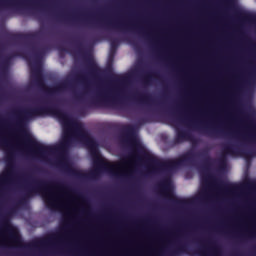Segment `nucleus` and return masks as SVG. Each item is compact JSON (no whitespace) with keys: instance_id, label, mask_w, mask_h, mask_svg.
<instances>
[{"instance_id":"28","label":"nucleus","mask_w":256,"mask_h":256,"mask_svg":"<svg viewBox=\"0 0 256 256\" xmlns=\"http://www.w3.org/2000/svg\"><path fill=\"white\" fill-rule=\"evenodd\" d=\"M210 245H211V251H213V253H219V248L215 246V242H210Z\"/></svg>"},{"instance_id":"41","label":"nucleus","mask_w":256,"mask_h":256,"mask_svg":"<svg viewBox=\"0 0 256 256\" xmlns=\"http://www.w3.org/2000/svg\"><path fill=\"white\" fill-rule=\"evenodd\" d=\"M247 165H251V161H248V162H247Z\"/></svg>"},{"instance_id":"35","label":"nucleus","mask_w":256,"mask_h":256,"mask_svg":"<svg viewBox=\"0 0 256 256\" xmlns=\"http://www.w3.org/2000/svg\"><path fill=\"white\" fill-rule=\"evenodd\" d=\"M84 23H87L88 25H93V22L91 21V19H85Z\"/></svg>"},{"instance_id":"17","label":"nucleus","mask_w":256,"mask_h":256,"mask_svg":"<svg viewBox=\"0 0 256 256\" xmlns=\"http://www.w3.org/2000/svg\"><path fill=\"white\" fill-rule=\"evenodd\" d=\"M37 37H39V32L19 35V38L24 39V41H33L34 39H37Z\"/></svg>"},{"instance_id":"29","label":"nucleus","mask_w":256,"mask_h":256,"mask_svg":"<svg viewBox=\"0 0 256 256\" xmlns=\"http://www.w3.org/2000/svg\"><path fill=\"white\" fill-rule=\"evenodd\" d=\"M224 151H226V153H233V145H226Z\"/></svg>"},{"instance_id":"45","label":"nucleus","mask_w":256,"mask_h":256,"mask_svg":"<svg viewBox=\"0 0 256 256\" xmlns=\"http://www.w3.org/2000/svg\"><path fill=\"white\" fill-rule=\"evenodd\" d=\"M56 252H51L52 255H55Z\"/></svg>"},{"instance_id":"15","label":"nucleus","mask_w":256,"mask_h":256,"mask_svg":"<svg viewBox=\"0 0 256 256\" xmlns=\"http://www.w3.org/2000/svg\"><path fill=\"white\" fill-rule=\"evenodd\" d=\"M185 244L178 243L177 246L170 251V256H177L180 253H185Z\"/></svg>"},{"instance_id":"20","label":"nucleus","mask_w":256,"mask_h":256,"mask_svg":"<svg viewBox=\"0 0 256 256\" xmlns=\"http://www.w3.org/2000/svg\"><path fill=\"white\" fill-rule=\"evenodd\" d=\"M106 25L110 29H128L127 25L121 24L119 22H108Z\"/></svg>"},{"instance_id":"3","label":"nucleus","mask_w":256,"mask_h":256,"mask_svg":"<svg viewBox=\"0 0 256 256\" xmlns=\"http://www.w3.org/2000/svg\"><path fill=\"white\" fill-rule=\"evenodd\" d=\"M13 113L15 116V125L18 129H23V127L27 125V121H31V119H35V117H42V115H54L62 125H69V123H71L69 114L53 104L24 109L17 108Z\"/></svg>"},{"instance_id":"5","label":"nucleus","mask_w":256,"mask_h":256,"mask_svg":"<svg viewBox=\"0 0 256 256\" xmlns=\"http://www.w3.org/2000/svg\"><path fill=\"white\" fill-rule=\"evenodd\" d=\"M30 51L32 53V61L29 62V65L31 67V73L35 79L37 87L45 89L48 95H55V93H61L71 87V82L69 80L61 81L53 87H47L45 85V78H43V72H41V59H43V55H45L46 49L43 47H37L32 44L30 46Z\"/></svg>"},{"instance_id":"38","label":"nucleus","mask_w":256,"mask_h":256,"mask_svg":"<svg viewBox=\"0 0 256 256\" xmlns=\"http://www.w3.org/2000/svg\"><path fill=\"white\" fill-rule=\"evenodd\" d=\"M44 163H73V162H44Z\"/></svg>"},{"instance_id":"24","label":"nucleus","mask_w":256,"mask_h":256,"mask_svg":"<svg viewBox=\"0 0 256 256\" xmlns=\"http://www.w3.org/2000/svg\"><path fill=\"white\" fill-rule=\"evenodd\" d=\"M110 46H111V53H115V51H117V47L119 46V41L113 40Z\"/></svg>"},{"instance_id":"6","label":"nucleus","mask_w":256,"mask_h":256,"mask_svg":"<svg viewBox=\"0 0 256 256\" xmlns=\"http://www.w3.org/2000/svg\"><path fill=\"white\" fill-rule=\"evenodd\" d=\"M25 177H27V179H32V184L27 188L25 196L18 199L17 202L10 208L8 215L17 213V209H20V207L26 205L27 199H29V197H33L35 193H49L48 199L46 200V205L47 207H50V209H55L57 204H55L53 196H51V187H56L57 189H65V186L59 182H49L45 180L33 179L31 174H25Z\"/></svg>"},{"instance_id":"9","label":"nucleus","mask_w":256,"mask_h":256,"mask_svg":"<svg viewBox=\"0 0 256 256\" xmlns=\"http://www.w3.org/2000/svg\"><path fill=\"white\" fill-rule=\"evenodd\" d=\"M120 92L119 89L102 90L98 93L95 103H109Z\"/></svg>"},{"instance_id":"27","label":"nucleus","mask_w":256,"mask_h":256,"mask_svg":"<svg viewBox=\"0 0 256 256\" xmlns=\"http://www.w3.org/2000/svg\"><path fill=\"white\" fill-rule=\"evenodd\" d=\"M138 123H139V125H145V123H149V118H147V117L140 118L138 120Z\"/></svg>"},{"instance_id":"37","label":"nucleus","mask_w":256,"mask_h":256,"mask_svg":"<svg viewBox=\"0 0 256 256\" xmlns=\"http://www.w3.org/2000/svg\"><path fill=\"white\" fill-rule=\"evenodd\" d=\"M60 21H69V18H67V17H61V18H60Z\"/></svg>"},{"instance_id":"26","label":"nucleus","mask_w":256,"mask_h":256,"mask_svg":"<svg viewBox=\"0 0 256 256\" xmlns=\"http://www.w3.org/2000/svg\"><path fill=\"white\" fill-rule=\"evenodd\" d=\"M224 189L228 193H231V191H233L235 189V185H233V184H224Z\"/></svg>"},{"instance_id":"47","label":"nucleus","mask_w":256,"mask_h":256,"mask_svg":"<svg viewBox=\"0 0 256 256\" xmlns=\"http://www.w3.org/2000/svg\"><path fill=\"white\" fill-rule=\"evenodd\" d=\"M72 256H77V255H75V254H72Z\"/></svg>"},{"instance_id":"12","label":"nucleus","mask_w":256,"mask_h":256,"mask_svg":"<svg viewBox=\"0 0 256 256\" xmlns=\"http://www.w3.org/2000/svg\"><path fill=\"white\" fill-rule=\"evenodd\" d=\"M190 139L191 134H189V132L176 128L175 143H183V141H189Z\"/></svg>"},{"instance_id":"16","label":"nucleus","mask_w":256,"mask_h":256,"mask_svg":"<svg viewBox=\"0 0 256 256\" xmlns=\"http://www.w3.org/2000/svg\"><path fill=\"white\" fill-rule=\"evenodd\" d=\"M13 57H17V54H11V55H9V56H6V57L2 60V62H1V64H0V69H1L2 71H5V69H6L7 67H9V63H11V59H12Z\"/></svg>"},{"instance_id":"19","label":"nucleus","mask_w":256,"mask_h":256,"mask_svg":"<svg viewBox=\"0 0 256 256\" xmlns=\"http://www.w3.org/2000/svg\"><path fill=\"white\" fill-rule=\"evenodd\" d=\"M108 171L113 177H131V173L119 172L115 168H109Z\"/></svg>"},{"instance_id":"39","label":"nucleus","mask_w":256,"mask_h":256,"mask_svg":"<svg viewBox=\"0 0 256 256\" xmlns=\"http://www.w3.org/2000/svg\"><path fill=\"white\" fill-rule=\"evenodd\" d=\"M2 161H13V159L5 158V159H2Z\"/></svg>"},{"instance_id":"33","label":"nucleus","mask_w":256,"mask_h":256,"mask_svg":"<svg viewBox=\"0 0 256 256\" xmlns=\"http://www.w3.org/2000/svg\"><path fill=\"white\" fill-rule=\"evenodd\" d=\"M241 17L243 19H251V15H249V14H241Z\"/></svg>"},{"instance_id":"36","label":"nucleus","mask_w":256,"mask_h":256,"mask_svg":"<svg viewBox=\"0 0 256 256\" xmlns=\"http://www.w3.org/2000/svg\"><path fill=\"white\" fill-rule=\"evenodd\" d=\"M151 77H159V75H157V74L148 75L147 79H151Z\"/></svg>"},{"instance_id":"22","label":"nucleus","mask_w":256,"mask_h":256,"mask_svg":"<svg viewBox=\"0 0 256 256\" xmlns=\"http://www.w3.org/2000/svg\"><path fill=\"white\" fill-rule=\"evenodd\" d=\"M17 0H2L0 1V9H3L4 7H11V5H15Z\"/></svg>"},{"instance_id":"21","label":"nucleus","mask_w":256,"mask_h":256,"mask_svg":"<svg viewBox=\"0 0 256 256\" xmlns=\"http://www.w3.org/2000/svg\"><path fill=\"white\" fill-rule=\"evenodd\" d=\"M11 177H13V174L11 172H7L0 176V185H5V183H9L11 181Z\"/></svg>"},{"instance_id":"14","label":"nucleus","mask_w":256,"mask_h":256,"mask_svg":"<svg viewBox=\"0 0 256 256\" xmlns=\"http://www.w3.org/2000/svg\"><path fill=\"white\" fill-rule=\"evenodd\" d=\"M207 163L209 162H204V164L199 168L201 179H208L209 177V165Z\"/></svg>"},{"instance_id":"30","label":"nucleus","mask_w":256,"mask_h":256,"mask_svg":"<svg viewBox=\"0 0 256 256\" xmlns=\"http://www.w3.org/2000/svg\"><path fill=\"white\" fill-rule=\"evenodd\" d=\"M144 39H147L148 41H153V38L151 37V33L143 32Z\"/></svg>"},{"instance_id":"34","label":"nucleus","mask_w":256,"mask_h":256,"mask_svg":"<svg viewBox=\"0 0 256 256\" xmlns=\"http://www.w3.org/2000/svg\"><path fill=\"white\" fill-rule=\"evenodd\" d=\"M198 252H199L201 255H203V253H205V247H200V248L198 249Z\"/></svg>"},{"instance_id":"2","label":"nucleus","mask_w":256,"mask_h":256,"mask_svg":"<svg viewBox=\"0 0 256 256\" xmlns=\"http://www.w3.org/2000/svg\"><path fill=\"white\" fill-rule=\"evenodd\" d=\"M122 141L126 144V150L124 158L119 161H193L189 153L177 159H160L137 140V128L131 124L122 127Z\"/></svg>"},{"instance_id":"44","label":"nucleus","mask_w":256,"mask_h":256,"mask_svg":"<svg viewBox=\"0 0 256 256\" xmlns=\"http://www.w3.org/2000/svg\"><path fill=\"white\" fill-rule=\"evenodd\" d=\"M93 163H105V162H93Z\"/></svg>"},{"instance_id":"8","label":"nucleus","mask_w":256,"mask_h":256,"mask_svg":"<svg viewBox=\"0 0 256 256\" xmlns=\"http://www.w3.org/2000/svg\"><path fill=\"white\" fill-rule=\"evenodd\" d=\"M74 127L73 137H76L81 145L87 149L92 161H107V159L101 158V155L99 154V144L97 143V140H95L89 132L84 130L80 123H76Z\"/></svg>"},{"instance_id":"40","label":"nucleus","mask_w":256,"mask_h":256,"mask_svg":"<svg viewBox=\"0 0 256 256\" xmlns=\"http://www.w3.org/2000/svg\"><path fill=\"white\" fill-rule=\"evenodd\" d=\"M8 165H11L12 163H17V162H13V161H8L6 162Z\"/></svg>"},{"instance_id":"42","label":"nucleus","mask_w":256,"mask_h":256,"mask_svg":"<svg viewBox=\"0 0 256 256\" xmlns=\"http://www.w3.org/2000/svg\"><path fill=\"white\" fill-rule=\"evenodd\" d=\"M249 237H253V233H250V234H249Z\"/></svg>"},{"instance_id":"4","label":"nucleus","mask_w":256,"mask_h":256,"mask_svg":"<svg viewBox=\"0 0 256 256\" xmlns=\"http://www.w3.org/2000/svg\"><path fill=\"white\" fill-rule=\"evenodd\" d=\"M122 163H143V162H122ZM150 163L148 168V175H157L159 173H164V179L162 180L160 187L162 192L165 193L170 200L175 203V205L183 206L187 205V200L178 199L173 195V191L171 190V173H175L179 171V168L185 161H172V162H144Z\"/></svg>"},{"instance_id":"10","label":"nucleus","mask_w":256,"mask_h":256,"mask_svg":"<svg viewBox=\"0 0 256 256\" xmlns=\"http://www.w3.org/2000/svg\"><path fill=\"white\" fill-rule=\"evenodd\" d=\"M71 175L77 177L78 179H83L85 177H89L90 179H97L99 177V168L92 170L90 173L85 174L77 169H70Z\"/></svg>"},{"instance_id":"13","label":"nucleus","mask_w":256,"mask_h":256,"mask_svg":"<svg viewBox=\"0 0 256 256\" xmlns=\"http://www.w3.org/2000/svg\"><path fill=\"white\" fill-rule=\"evenodd\" d=\"M203 131H205V133H208V135H210L211 137H222L224 135H227L225 131L219 129L203 128Z\"/></svg>"},{"instance_id":"23","label":"nucleus","mask_w":256,"mask_h":256,"mask_svg":"<svg viewBox=\"0 0 256 256\" xmlns=\"http://www.w3.org/2000/svg\"><path fill=\"white\" fill-rule=\"evenodd\" d=\"M0 146L4 147V149H11V145L6 139H0Z\"/></svg>"},{"instance_id":"31","label":"nucleus","mask_w":256,"mask_h":256,"mask_svg":"<svg viewBox=\"0 0 256 256\" xmlns=\"http://www.w3.org/2000/svg\"><path fill=\"white\" fill-rule=\"evenodd\" d=\"M76 43H77V45H78V51H79V53L83 54V43H82V42H79V41H77Z\"/></svg>"},{"instance_id":"18","label":"nucleus","mask_w":256,"mask_h":256,"mask_svg":"<svg viewBox=\"0 0 256 256\" xmlns=\"http://www.w3.org/2000/svg\"><path fill=\"white\" fill-rule=\"evenodd\" d=\"M138 101L141 103H155V100L149 94H138Z\"/></svg>"},{"instance_id":"32","label":"nucleus","mask_w":256,"mask_h":256,"mask_svg":"<svg viewBox=\"0 0 256 256\" xmlns=\"http://www.w3.org/2000/svg\"><path fill=\"white\" fill-rule=\"evenodd\" d=\"M204 161H227V159L225 158H221V159H211V158H207Z\"/></svg>"},{"instance_id":"1","label":"nucleus","mask_w":256,"mask_h":256,"mask_svg":"<svg viewBox=\"0 0 256 256\" xmlns=\"http://www.w3.org/2000/svg\"><path fill=\"white\" fill-rule=\"evenodd\" d=\"M72 143L73 136L67 132H64L62 141L56 146L41 144L32 139L29 134L18 140V146L27 149L36 161H69L65 159V155Z\"/></svg>"},{"instance_id":"11","label":"nucleus","mask_w":256,"mask_h":256,"mask_svg":"<svg viewBox=\"0 0 256 256\" xmlns=\"http://www.w3.org/2000/svg\"><path fill=\"white\" fill-rule=\"evenodd\" d=\"M87 69H88V73H89V75H91V77H97V75H99V73H101V68H99L97 63H95V60L93 58L87 59Z\"/></svg>"},{"instance_id":"46","label":"nucleus","mask_w":256,"mask_h":256,"mask_svg":"<svg viewBox=\"0 0 256 256\" xmlns=\"http://www.w3.org/2000/svg\"><path fill=\"white\" fill-rule=\"evenodd\" d=\"M221 163L225 164V163H227V162H225V161H222Z\"/></svg>"},{"instance_id":"25","label":"nucleus","mask_w":256,"mask_h":256,"mask_svg":"<svg viewBox=\"0 0 256 256\" xmlns=\"http://www.w3.org/2000/svg\"><path fill=\"white\" fill-rule=\"evenodd\" d=\"M76 79H77V81H80L81 83H87V81H88L87 76H85L83 74H77Z\"/></svg>"},{"instance_id":"7","label":"nucleus","mask_w":256,"mask_h":256,"mask_svg":"<svg viewBox=\"0 0 256 256\" xmlns=\"http://www.w3.org/2000/svg\"><path fill=\"white\" fill-rule=\"evenodd\" d=\"M1 231H5V233L8 234L10 241H12L14 245L23 247L24 249H29L31 247H45V245H53L54 243H63V236L59 233H53L34 243L25 244L23 243V238L19 235V232L15 230L13 225H11V221L7 216H4L2 219Z\"/></svg>"},{"instance_id":"43","label":"nucleus","mask_w":256,"mask_h":256,"mask_svg":"<svg viewBox=\"0 0 256 256\" xmlns=\"http://www.w3.org/2000/svg\"><path fill=\"white\" fill-rule=\"evenodd\" d=\"M251 125H255V122L251 121Z\"/></svg>"}]
</instances>
